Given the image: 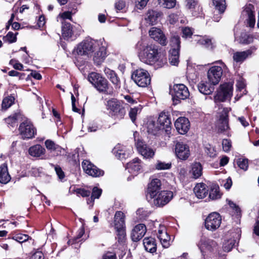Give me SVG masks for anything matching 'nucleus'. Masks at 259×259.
Returning a JSON list of instances; mask_svg holds the SVG:
<instances>
[{
	"label": "nucleus",
	"instance_id": "obj_19",
	"mask_svg": "<svg viewBox=\"0 0 259 259\" xmlns=\"http://www.w3.org/2000/svg\"><path fill=\"white\" fill-rule=\"evenodd\" d=\"M216 242L212 240L202 237L197 244V246L201 252L203 253L206 250L211 251L216 247Z\"/></svg>",
	"mask_w": 259,
	"mask_h": 259
},
{
	"label": "nucleus",
	"instance_id": "obj_59",
	"mask_svg": "<svg viewBox=\"0 0 259 259\" xmlns=\"http://www.w3.org/2000/svg\"><path fill=\"white\" fill-rule=\"evenodd\" d=\"M171 167V163H158L156 165V168L158 170H165Z\"/></svg>",
	"mask_w": 259,
	"mask_h": 259
},
{
	"label": "nucleus",
	"instance_id": "obj_48",
	"mask_svg": "<svg viewBox=\"0 0 259 259\" xmlns=\"http://www.w3.org/2000/svg\"><path fill=\"white\" fill-rule=\"evenodd\" d=\"M205 152L210 157H214L217 154V152L214 148L210 144H206L205 146Z\"/></svg>",
	"mask_w": 259,
	"mask_h": 259
},
{
	"label": "nucleus",
	"instance_id": "obj_49",
	"mask_svg": "<svg viewBox=\"0 0 259 259\" xmlns=\"http://www.w3.org/2000/svg\"><path fill=\"white\" fill-rule=\"evenodd\" d=\"M102 190L96 187H95L93 189L92 194L91 197L87 199V203H89V200L91 199V202L93 200V198H99L101 195Z\"/></svg>",
	"mask_w": 259,
	"mask_h": 259
},
{
	"label": "nucleus",
	"instance_id": "obj_8",
	"mask_svg": "<svg viewBox=\"0 0 259 259\" xmlns=\"http://www.w3.org/2000/svg\"><path fill=\"white\" fill-rule=\"evenodd\" d=\"M19 130L20 135L23 139H31L36 133V129L32 123L28 120L21 123L19 126Z\"/></svg>",
	"mask_w": 259,
	"mask_h": 259
},
{
	"label": "nucleus",
	"instance_id": "obj_17",
	"mask_svg": "<svg viewBox=\"0 0 259 259\" xmlns=\"http://www.w3.org/2000/svg\"><path fill=\"white\" fill-rule=\"evenodd\" d=\"M82 167L84 171L89 176L97 177L104 175V171L93 163H82Z\"/></svg>",
	"mask_w": 259,
	"mask_h": 259
},
{
	"label": "nucleus",
	"instance_id": "obj_53",
	"mask_svg": "<svg viewBox=\"0 0 259 259\" xmlns=\"http://www.w3.org/2000/svg\"><path fill=\"white\" fill-rule=\"evenodd\" d=\"M5 41L9 43H13L16 41L17 37L16 34L13 32H9L6 36L4 37Z\"/></svg>",
	"mask_w": 259,
	"mask_h": 259
},
{
	"label": "nucleus",
	"instance_id": "obj_47",
	"mask_svg": "<svg viewBox=\"0 0 259 259\" xmlns=\"http://www.w3.org/2000/svg\"><path fill=\"white\" fill-rule=\"evenodd\" d=\"M17 114L10 116L5 119L6 122L12 127L16 126L17 123Z\"/></svg>",
	"mask_w": 259,
	"mask_h": 259
},
{
	"label": "nucleus",
	"instance_id": "obj_5",
	"mask_svg": "<svg viewBox=\"0 0 259 259\" xmlns=\"http://www.w3.org/2000/svg\"><path fill=\"white\" fill-rule=\"evenodd\" d=\"M220 65H214L211 67L207 72V78L212 85L219 83L221 79L223 72L228 69L227 66L222 62H220Z\"/></svg>",
	"mask_w": 259,
	"mask_h": 259
},
{
	"label": "nucleus",
	"instance_id": "obj_13",
	"mask_svg": "<svg viewBox=\"0 0 259 259\" xmlns=\"http://www.w3.org/2000/svg\"><path fill=\"white\" fill-rule=\"evenodd\" d=\"M176 154L181 160H186L190 155L189 146L183 142H178L175 146Z\"/></svg>",
	"mask_w": 259,
	"mask_h": 259
},
{
	"label": "nucleus",
	"instance_id": "obj_30",
	"mask_svg": "<svg viewBox=\"0 0 259 259\" xmlns=\"http://www.w3.org/2000/svg\"><path fill=\"white\" fill-rule=\"evenodd\" d=\"M46 150L40 145H35L31 146L29 149V154L35 157H42L45 154Z\"/></svg>",
	"mask_w": 259,
	"mask_h": 259
},
{
	"label": "nucleus",
	"instance_id": "obj_35",
	"mask_svg": "<svg viewBox=\"0 0 259 259\" xmlns=\"http://www.w3.org/2000/svg\"><path fill=\"white\" fill-rule=\"evenodd\" d=\"M199 91L204 95H209L213 91V89L211 88L206 82L201 81L197 85Z\"/></svg>",
	"mask_w": 259,
	"mask_h": 259
},
{
	"label": "nucleus",
	"instance_id": "obj_42",
	"mask_svg": "<svg viewBox=\"0 0 259 259\" xmlns=\"http://www.w3.org/2000/svg\"><path fill=\"white\" fill-rule=\"evenodd\" d=\"M158 4L162 7L171 9L174 8L176 4V0H158Z\"/></svg>",
	"mask_w": 259,
	"mask_h": 259
},
{
	"label": "nucleus",
	"instance_id": "obj_33",
	"mask_svg": "<svg viewBox=\"0 0 259 259\" xmlns=\"http://www.w3.org/2000/svg\"><path fill=\"white\" fill-rule=\"evenodd\" d=\"M125 167L130 173L136 175L141 170L142 167L140 163H126Z\"/></svg>",
	"mask_w": 259,
	"mask_h": 259
},
{
	"label": "nucleus",
	"instance_id": "obj_45",
	"mask_svg": "<svg viewBox=\"0 0 259 259\" xmlns=\"http://www.w3.org/2000/svg\"><path fill=\"white\" fill-rule=\"evenodd\" d=\"M29 239H31V238L28 235L23 234H18L12 237V239L21 243L28 240Z\"/></svg>",
	"mask_w": 259,
	"mask_h": 259
},
{
	"label": "nucleus",
	"instance_id": "obj_7",
	"mask_svg": "<svg viewBox=\"0 0 259 259\" xmlns=\"http://www.w3.org/2000/svg\"><path fill=\"white\" fill-rule=\"evenodd\" d=\"M233 84L231 83H225L220 86L216 95L214 97L215 102H224L230 99L232 96Z\"/></svg>",
	"mask_w": 259,
	"mask_h": 259
},
{
	"label": "nucleus",
	"instance_id": "obj_43",
	"mask_svg": "<svg viewBox=\"0 0 259 259\" xmlns=\"http://www.w3.org/2000/svg\"><path fill=\"white\" fill-rule=\"evenodd\" d=\"M115 228L116 229L118 242H123L125 236L124 227H115Z\"/></svg>",
	"mask_w": 259,
	"mask_h": 259
},
{
	"label": "nucleus",
	"instance_id": "obj_9",
	"mask_svg": "<svg viewBox=\"0 0 259 259\" xmlns=\"http://www.w3.org/2000/svg\"><path fill=\"white\" fill-rule=\"evenodd\" d=\"M222 218L219 213L212 212L209 214L205 220V227L210 231L219 228L221 224Z\"/></svg>",
	"mask_w": 259,
	"mask_h": 259
},
{
	"label": "nucleus",
	"instance_id": "obj_44",
	"mask_svg": "<svg viewBox=\"0 0 259 259\" xmlns=\"http://www.w3.org/2000/svg\"><path fill=\"white\" fill-rule=\"evenodd\" d=\"M159 128L156 125L155 122L150 119L147 122V130L148 132L153 134H155V132H157Z\"/></svg>",
	"mask_w": 259,
	"mask_h": 259
},
{
	"label": "nucleus",
	"instance_id": "obj_58",
	"mask_svg": "<svg viewBox=\"0 0 259 259\" xmlns=\"http://www.w3.org/2000/svg\"><path fill=\"white\" fill-rule=\"evenodd\" d=\"M140 109L138 107L131 108L129 112V116L133 122L136 120V116Z\"/></svg>",
	"mask_w": 259,
	"mask_h": 259
},
{
	"label": "nucleus",
	"instance_id": "obj_31",
	"mask_svg": "<svg viewBox=\"0 0 259 259\" xmlns=\"http://www.w3.org/2000/svg\"><path fill=\"white\" fill-rule=\"evenodd\" d=\"M11 180V177L8 171V168L5 164L0 166V183L7 184Z\"/></svg>",
	"mask_w": 259,
	"mask_h": 259
},
{
	"label": "nucleus",
	"instance_id": "obj_32",
	"mask_svg": "<svg viewBox=\"0 0 259 259\" xmlns=\"http://www.w3.org/2000/svg\"><path fill=\"white\" fill-rule=\"evenodd\" d=\"M169 54L170 63L172 65H178L179 62L180 51L177 49H170Z\"/></svg>",
	"mask_w": 259,
	"mask_h": 259
},
{
	"label": "nucleus",
	"instance_id": "obj_10",
	"mask_svg": "<svg viewBox=\"0 0 259 259\" xmlns=\"http://www.w3.org/2000/svg\"><path fill=\"white\" fill-rule=\"evenodd\" d=\"M174 101L185 100L189 97L190 93L188 88L184 84H176L173 87L172 93Z\"/></svg>",
	"mask_w": 259,
	"mask_h": 259
},
{
	"label": "nucleus",
	"instance_id": "obj_14",
	"mask_svg": "<svg viewBox=\"0 0 259 259\" xmlns=\"http://www.w3.org/2000/svg\"><path fill=\"white\" fill-rule=\"evenodd\" d=\"M136 145L139 152L145 159L150 158L154 155L153 150L145 144L142 140L138 139L136 141Z\"/></svg>",
	"mask_w": 259,
	"mask_h": 259
},
{
	"label": "nucleus",
	"instance_id": "obj_38",
	"mask_svg": "<svg viewBox=\"0 0 259 259\" xmlns=\"http://www.w3.org/2000/svg\"><path fill=\"white\" fill-rule=\"evenodd\" d=\"M45 145L48 150L51 151H58L61 152V147L55 144L53 141L47 140L45 142Z\"/></svg>",
	"mask_w": 259,
	"mask_h": 259
},
{
	"label": "nucleus",
	"instance_id": "obj_1",
	"mask_svg": "<svg viewBox=\"0 0 259 259\" xmlns=\"http://www.w3.org/2000/svg\"><path fill=\"white\" fill-rule=\"evenodd\" d=\"M139 57L142 62L150 65H156L158 67H162L166 63V58L162 56L158 47L154 44L143 47L139 53Z\"/></svg>",
	"mask_w": 259,
	"mask_h": 259
},
{
	"label": "nucleus",
	"instance_id": "obj_39",
	"mask_svg": "<svg viewBox=\"0 0 259 259\" xmlns=\"http://www.w3.org/2000/svg\"><path fill=\"white\" fill-rule=\"evenodd\" d=\"M221 196L219 187L216 185L212 186L209 192V198L212 200H215L220 198Z\"/></svg>",
	"mask_w": 259,
	"mask_h": 259
},
{
	"label": "nucleus",
	"instance_id": "obj_34",
	"mask_svg": "<svg viewBox=\"0 0 259 259\" xmlns=\"http://www.w3.org/2000/svg\"><path fill=\"white\" fill-rule=\"evenodd\" d=\"M124 214L121 211H117L114 215L115 227L125 226Z\"/></svg>",
	"mask_w": 259,
	"mask_h": 259
},
{
	"label": "nucleus",
	"instance_id": "obj_60",
	"mask_svg": "<svg viewBox=\"0 0 259 259\" xmlns=\"http://www.w3.org/2000/svg\"><path fill=\"white\" fill-rule=\"evenodd\" d=\"M237 90L238 91L242 92L245 87V80L243 78H240L237 81Z\"/></svg>",
	"mask_w": 259,
	"mask_h": 259
},
{
	"label": "nucleus",
	"instance_id": "obj_62",
	"mask_svg": "<svg viewBox=\"0 0 259 259\" xmlns=\"http://www.w3.org/2000/svg\"><path fill=\"white\" fill-rule=\"evenodd\" d=\"M104 72L110 80L117 76L114 71L108 68H105Z\"/></svg>",
	"mask_w": 259,
	"mask_h": 259
},
{
	"label": "nucleus",
	"instance_id": "obj_61",
	"mask_svg": "<svg viewBox=\"0 0 259 259\" xmlns=\"http://www.w3.org/2000/svg\"><path fill=\"white\" fill-rule=\"evenodd\" d=\"M221 185L223 186L226 190H229L232 185L231 179L230 178H228L226 180H223Z\"/></svg>",
	"mask_w": 259,
	"mask_h": 259
},
{
	"label": "nucleus",
	"instance_id": "obj_26",
	"mask_svg": "<svg viewBox=\"0 0 259 259\" xmlns=\"http://www.w3.org/2000/svg\"><path fill=\"white\" fill-rule=\"evenodd\" d=\"M113 154L120 160H124L128 154L126 152L125 147L120 144H117L112 150Z\"/></svg>",
	"mask_w": 259,
	"mask_h": 259
},
{
	"label": "nucleus",
	"instance_id": "obj_12",
	"mask_svg": "<svg viewBox=\"0 0 259 259\" xmlns=\"http://www.w3.org/2000/svg\"><path fill=\"white\" fill-rule=\"evenodd\" d=\"M149 35L151 38L162 46H165L168 43L165 34L160 28L155 27H152L149 31Z\"/></svg>",
	"mask_w": 259,
	"mask_h": 259
},
{
	"label": "nucleus",
	"instance_id": "obj_16",
	"mask_svg": "<svg viewBox=\"0 0 259 259\" xmlns=\"http://www.w3.org/2000/svg\"><path fill=\"white\" fill-rule=\"evenodd\" d=\"M242 14L243 16L247 17V20L249 26L250 27H254L255 22L254 6L250 4L246 5L242 11Z\"/></svg>",
	"mask_w": 259,
	"mask_h": 259
},
{
	"label": "nucleus",
	"instance_id": "obj_15",
	"mask_svg": "<svg viewBox=\"0 0 259 259\" xmlns=\"http://www.w3.org/2000/svg\"><path fill=\"white\" fill-rule=\"evenodd\" d=\"M229 110L228 108L224 109L223 112L224 114H222L220 118L219 123H218V131L220 133L226 132V134L228 136H230V134L228 132L229 129V123H228V113Z\"/></svg>",
	"mask_w": 259,
	"mask_h": 259
},
{
	"label": "nucleus",
	"instance_id": "obj_41",
	"mask_svg": "<svg viewBox=\"0 0 259 259\" xmlns=\"http://www.w3.org/2000/svg\"><path fill=\"white\" fill-rule=\"evenodd\" d=\"M14 98L12 96H9L4 98L2 104L3 109L6 110L10 107L14 102Z\"/></svg>",
	"mask_w": 259,
	"mask_h": 259
},
{
	"label": "nucleus",
	"instance_id": "obj_54",
	"mask_svg": "<svg viewBox=\"0 0 259 259\" xmlns=\"http://www.w3.org/2000/svg\"><path fill=\"white\" fill-rule=\"evenodd\" d=\"M186 7L188 9L193 11L198 5L197 0H186Z\"/></svg>",
	"mask_w": 259,
	"mask_h": 259
},
{
	"label": "nucleus",
	"instance_id": "obj_20",
	"mask_svg": "<svg viewBox=\"0 0 259 259\" xmlns=\"http://www.w3.org/2000/svg\"><path fill=\"white\" fill-rule=\"evenodd\" d=\"M146 230V227L144 224H140L136 225L131 233L132 240L135 242L140 240L145 235Z\"/></svg>",
	"mask_w": 259,
	"mask_h": 259
},
{
	"label": "nucleus",
	"instance_id": "obj_52",
	"mask_svg": "<svg viewBox=\"0 0 259 259\" xmlns=\"http://www.w3.org/2000/svg\"><path fill=\"white\" fill-rule=\"evenodd\" d=\"M157 235L160 241L161 240V238H168L169 236L167 232L165 231V229L163 226L160 227Z\"/></svg>",
	"mask_w": 259,
	"mask_h": 259
},
{
	"label": "nucleus",
	"instance_id": "obj_23",
	"mask_svg": "<svg viewBox=\"0 0 259 259\" xmlns=\"http://www.w3.org/2000/svg\"><path fill=\"white\" fill-rule=\"evenodd\" d=\"M158 122L160 125L159 128L165 129L167 132L170 130L171 125L170 119L165 112H162L159 114Z\"/></svg>",
	"mask_w": 259,
	"mask_h": 259
},
{
	"label": "nucleus",
	"instance_id": "obj_37",
	"mask_svg": "<svg viewBox=\"0 0 259 259\" xmlns=\"http://www.w3.org/2000/svg\"><path fill=\"white\" fill-rule=\"evenodd\" d=\"M213 4L219 14H223L226 10V5L225 0H212Z\"/></svg>",
	"mask_w": 259,
	"mask_h": 259
},
{
	"label": "nucleus",
	"instance_id": "obj_56",
	"mask_svg": "<svg viewBox=\"0 0 259 259\" xmlns=\"http://www.w3.org/2000/svg\"><path fill=\"white\" fill-rule=\"evenodd\" d=\"M253 38L250 35L244 34L242 36L240 42L243 44H249L253 42Z\"/></svg>",
	"mask_w": 259,
	"mask_h": 259
},
{
	"label": "nucleus",
	"instance_id": "obj_63",
	"mask_svg": "<svg viewBox=\"0 0 259 259\" xmlns=\"http://www.w3.org/2000/svg\"><path fill=\"white\" fill-rule=\"evenodd\" d=\"M104 72L110 80L117 76L114 71L108 68H105Z\"/></svg>",
	"mask_w": 259,
	"mask_h": 259
},
{
	"label": "nucleus",
	"instance_id": "obj_25",
	"mask_svg": "<svg viewBox=\"0 0 259 259\" xmlns=\"http://www.w3.org/2000/svg\"><path fill=\"white\" fill-rule=\"evenodd\" d=\"M193 191L198 198L202 199L206 196L208 190L206 184L201 183L197 184Z\"/></svg>",
	"mask_w": 259,
	"mask_h": 259
},
{
	"label": "nucleus",
	"instance_id": "obj_3",
	"mask_svg": "<svg viewBox=\"0 0 259 259\" xmlns=\"http://www.w3.org/2000/svg\"><path fill=\"white\" fill-rule=\"evenodd\" d=\"M100 45V40L87 38L78 44L76 48V53L78 55L86 56L89 57Z\"/></svg>",
	"mask_w": 259,
	"mask_h": 259
},
{
	"label": "nucleus",
	"instance_id": "obj_6",
	"mask_svg": "<svg viewBox=\"0 0 259 259\" xmlns=\"http://www.w3.org/2000/svg\"><path fill=\"white\" fill-rule=\"evenodd\" d=\"M132 79L139 87H146L150 83L151 77L149 72L143 69H138L132 74Z\"/></svg>",
	"mask_w": 259,
	"mask_h": 259
},
{
	"label": "nucleus",
	"instance_id": "obj_27",
	"mask_svg": "<svg viewBox=\"0 0 259 259\" xmlns=\"http://www.w3.org/2000/svg\"><path fill=\"white\" fill-rule=\"evenodd\" d=\"M203 167L200 163H192L189 170V174L193 179H196L201 176Z\"/></svg>",
	"mask_w": 259,
	"mask_h": 259
},
{
	"label": "nucleus",
	"instance_id": "obj_57",
	"mask_svg": "<svg viewBox=\"0 0 259 259\" xmlns=\"http://www.w3.org/2000/svg\"><path fill=\"white\" fill-rule=\"evenodd\" d=\"M234 245L235 242L234 240H230L228 241L227 242L225 243L223 245V248L224 251L227 252L230 251L234 246Z\"/></svg>",
	"mask_w": 259,
	"mask_h": 259
},
{
	"label": "nucleus",
	"instance_id": "obj_11",
	"mask_svg": "<svg viewBox=\"0 0 259 259\" xmlns=\"http://www.w3.org/2000/svg\"><path fill=\"white\" fill-rule=\"evenodd\" d=\"M173 194L170 191H161L154 197L151 198L153 199V204L156 206H163L166 204L172 198Z\"/></svg>",
	"mask_w": 259,
	"mask_h": 259
},
{
	"label": "nucleus",
	"instance_id": "obj_2",
	"mask_svg": "<svg viewBox=\"0 0 259 259\" xmlns=\"http://www.w3.org/2000/svg\"><path fill=\"white\" fill-rule=\"evenodd\" d=\"M106 106L110 116L114 119H123L126 114V104L122 101L111 99L107 102Z\"/></svg>",
	"mask_w": 259,
	"mask_h": 259
},
{
	"label": "nucleus",
	"instance_id": "obj_36",
	"mask_svg": "<svg viewBox=\"0 0 259 259\" xmlns=\"http://www.w3.org/2000/svg\"><path fill=\"white\" fill-rule=\"evenodd\" d=\"M248 57L245 51L235 52L233 54V59L236 63H242Z\"/></svg>",
	"mask_w": 259,
	"mask_h": 259
},
{
	"label": "nucleus",
	"instance_id": "obj_24",
	"mask_svg": "<svg viewBox=\"0 0 259 259\" xmlns=\"http://www.w3.org/2000/svg\"><path fill=\"white\" fill-rule=\"evenodd\" d=\"M93 56V60L94 63L97 65L101 64L106 57V50L105 47L101 45L98 49L94 52Z\"/></svg>",
	"mask_w": 259,
	"mask_h": 259
},
{
	"label": "nucleus",
	"instance_id": "obj_21",
	"mask_svg": "<svg viewBox=\"0 0 259 259\" xmlns=\"http://www.w3.org/2000/svg\"><path fill=\"white\" fill-rule=\"evenodd\" d=\"M161 183L158 179H153L148 185V194L150 198L154 197L161 191Z\"/></svg>",
	"mask_w": 259,
	"mask_h": 259
},
{
	"label": "nucleus",
	"instance_id": "obj_46",
	"mask_svg": "<svg viewBox=\"0 0 259 259\" xmlns=\"http://www.w3.org/2000/svg\"><path fill=\"white\" fill-rule=\"evenodd\" d=\"M198 44L207 48H212L211 40L207 37H200L198 39Z\"/></svg>",
	"mask_w": 259,
	"mask_h": 259
},
{
	"label": "nucleus",
	"instance_id": "obj_22",
	"mask_svg": "<svg viewBox=\"0 0 259 259\" xmlns=\"http://www.w3.org/2000/svg\"><path fill=\"white\" fill-rule=\"evenodd\" d=\"M161 15L160 12L150 10L145 14L144 20L149 25H153L157 23L158 18Z\"/></svg>",
	"mask_w": 259,
	"mask_h": 259
},
{
	"label": "nucleus",
	"instance_id": "obj_29",
	"mask_svg": "<svg viewBox=\"0 0 259 259\" xmlns=\"http://www.w3.org/2000/svg\"><path fill=\"white\" fill-rule=\"evenodd\" d=\"M143 245L147 251L152 253L156 252L157 245L154 238L152 237L144 238L143 240Z\"/></svg>",
	"mask_w": 259,
	"mask_h": 259
},
{
	"label": "nucleus",
	"instance_id": "obj_55",
	"mask_svg": "<svg viewBox=\"0 0 259 259\" xmlns=\"http://www.w3.org/2000/svg\"><path fill=\"white\" fill-rule=\"evenodd\" d=\"M51 165L54 167L56 174L57 175L59 179H63L65 177V175L61 167L58 165H54L53 164H52Z\"/></svg>",
	"mask_w": 259,
	"mask_h": 259
},
{
	"label": "nucleus",
	"instance_id": "obj_64",
	"mask_svg": "<svg viewBox=\"0 0 259 259\" xmlns=\"http://www.w3.org/2000/svg\"><path fill=\"white\" fill-rule=\"evenodd\" d=\"M104 72L110 80L117 76L114 71L108 68H105Z\"/></svg>",
	"mask_w": 259,
	"mask_h": 259
},
{
	"label": "nucleus",
	"instance_id": "obj_28",
	"mask_svg": "<svg viewBox=\"0 0 259 259\" xmlns=\"http://www.w3.org/2000/svg\"><path fill=\"white\" fill-rule=\"evenodd\" d=\"M62 36L66 40L71 38L73 34L72 27L70 23L66 21H61Z\"/></svg>",
	"mask_w": 259,
	"mask_h": 259
},
{
	"label": "nucleus",
	"instance_id": "obj_40",
	"mask_svg": "<svg viewBox=\"0 0 259 259\" xmlns=\"http://www.w3.org/2000/svg\"><path fill=\"white\" fill-rule=\"evenodd\" d=\"M180 38L178 35H174L171 37L170 40V45L171 47V49H177L179 51L180 50Z\"/></svg>",
	"mask_w": 259,
	"mask_h": 259
},
{
	"label": "nucleus",
	"instance_id": "obj_18",
	"mask_svg": "<svg viewBox=\"0 0 259 259\" xmlns=\"http://www.w3.org/2000/svg\"><path fill=\"white\" fill-rule=\"evenodd\" d=\"M175 126L177 131L180 134H185L190 128V122L188 118L185 117L178 118L175 123Z\"/></svg>",
	"mask_w": 259,
	"mask_h": 259
},
{
	"label": "nucleus",
	"instance_id": "obj_51",
	"mask_svg": "<svg viewBox=\"0 0 259 259\" xmlns=\"http://www.w3.org/2000/svg\"><path fill=\"white\" fill-rule=\"evenodd\" d=\"M222 147L225 152H229L232 147V142L228 139H223L222 141Z\"/></svg>",
	"mask_w": 259,
	"mask_h": 259
},
{
	"label": "nucleus",
	"instance_id": "obj_4",
	"mask_svg": "<svg viewBox=\"0 0 259 259\" xmlns=\"http://www.w3.org/2000/svg\"><path fill=\"white\" fill-rule=\"evenodd\" d=\"M88 80L99 92L108 93V81L100 74L92 72L89 74Z\"/></svg>",
	"mask_w": 259,
	"mask_h": 259
},
{
	"label": "nucleus",
	"instance_id": "obj_50",
	"mask_svg": "<svg viewBox=\"0 0 259 259\" xmlns=\"http://www.w3.org/2000/svg\"><path fill=\"white\" fill-rule=\"evenodd\" d=\"M57 19L58 21H59V19L62 20L61 21H65V20L66 19H69L71 20L72 19V13L69 11H66L62 13H60L58 15Z\"/></svg>",
	"mask_w": 259,
	"mask_h": 259
}]
</instances>
